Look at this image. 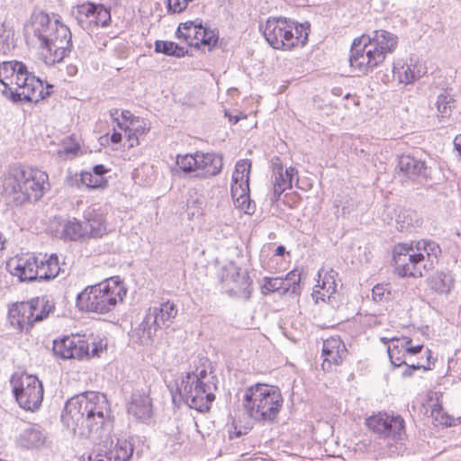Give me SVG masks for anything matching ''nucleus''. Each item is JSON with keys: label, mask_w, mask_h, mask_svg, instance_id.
<instances>
[{"label": "nucleus", "mask_w": 461, "mask_h": 461, "mask_svg": "<svg viewBox=\"0 0 461 461\" xmlns=\"http://www.w3.org/2000/svg\"><path fill=\"white\" fill-rule=\"evenodd\" d=\"M395 273L401 277H421L429 269L423 268L424 253L412 244L399 243L393 250Z\"/></svg>", "instance_id": "10"}, {"label": "nucleus", "mask_w": 461, "mask_h": 461, "mask_svg": "<svg viewBox=\"0 0 461 461\" xmlns=\"http://www.w3.org/2000/svg\"><path fill=\"white\" fill-rule=\"evenodd\" d=\"M283 281L285 282V286L289 287V292L296 294L300 288L301 274L296 270H293L286 275L285 278H283Z\"/></svg>", "instance_id": "47"}, {"label": "nucleus", "mask_w": 461, "mask_h": 461, "mask_svg": "<svg viewBox=\"0 0 461 461\" xmlns=\"http://www.w3.org/2000/svg\"><path fill=\"white\" fill-rule=\"evenodd\" d=\"M14 31L10 28L6 27V23L4 22L0 25V51L6 55L8 54L12 49L14 47Z\"/></svg>", "instance_id": "41"}, {"label": "nucleus", "mask_w": 461, "mask_h": 461, "mask_svg": "<svg viewBox=\"0 0 461 461\" xmlns=\"http://www.w3.org/2000/svg\"><path fill=\"white\" fill-rule=\"evenodd\" d=\"M285 188L282 187L279 184H274V191L273 196L271 198L272 202L275 203L280 199L281 194L285 192Z\"/></svg>", "instance_id": "59"}, {"label": "nucleus", "mask_w": 461, "mask_h": 461, "mask_svg": "<svg viewBox=\"0 0 461 461\" xmlns=\"http://www.w3.org/2000/svg\"><path fill=\"white\" fill-rule=\"evenodd\" d=\"M52 21L49 14L39 13L32 16V21L25 28L28 41H36L41 49L50 52V64L61 62L71 52L73 44L70 29L61 22V17L53 14Z\"/></svg>", "instance_id": "1"}, {"label": "nucleus", "mask_w": 461, "mask_h": 461, "mask_svg": "<svg viewBox=\"0 0 461 461\" xmlns=\"http://www.w3.org/2000/svg\"><path fill=\"white\" fill-rule=\"evenodd\" d=\"M176 314V304L169 301L161 303L159 307H149L138 328L134 330L140 343L149 344L151 342L157 331L170 326Z\"/></svg>", "instance_id": "8"}, {"label": "nucleus", "mask_w": 461, "mask_h": 461, "mask_svg": "<svg viewBox=\"0 0 461 461\" xmlns=\"http://www.w3.org/2000/svg\"><path fill=\"white\" fill-rule=\"evenodd\" d=\"M405 367L402 372V376L404 377H410L413 375V372L416 370H419L423 367V366L420 363L418 364H411L408 365L407 363L404 364Z\"/></svg>", "instance_id": "55"}, {"label": "nucleus", "mask_w": 461, "mask_h": 461, "mask_svg": "<svg viewBox=\"0 0 461 461\" xmlns=\"http://www.w3.org/2000/svg\"><path fill=\"white\" fill-rule=\"evenodd\" d=\"M49 176L38 168L24 166L11 168L3 180V195L9 204L21 206L40 200L50 187Z\"/></svg>", "instance_id": "3"}, {"label": "nucleus", "mask_w": 461, "mask_h": 461, "mask_svg": "<svg viewBox=\"0 0 461 461\" xmlns=\"http://www.w3.org/2000/svg\"><path fill=\"white\" fill-rule=\"evenodd\" d=\"M155 51L176 58L185 57L188 52L187 49L185 47L179 46L173 41H156Z\"/></svg>", "instance_id": "38"}, {"label": "nucleus", "mask_w": 461, "mask_h": 461, "mask_svg": "<svg viewBox=\"0 0 461 461\" xmlns=\"http://www.w3.org/2000/svg\"><path fill=\"white\" fill-rule=\"evenodd\" d=\"M0 67L3 79L8 81L10 86H16L14 89L9 88L8 99L13 103H38L50 96L49 88L52 86L44 87L42 80L30 73L23 62L4 61Z\"/></svg>", "instance_id": "4"}, {"label": "nucleus", "mask_w": 461, "mask_h": 461, "mask_svg": "<svg viewBox=\"0 0 461 461\" xmlns=\"http://www.w3.org/2000/svg\"><path fill=\"white\" fill-rule=\"evenodd\" d=\"M222 288L230 296H240L248 292L250 278L247 272L241 271L234 263L222 267L219 272Z\"/></svg>", "instance_id": "15"}, {"label": "nucleus", "mask_w": 461, "mask_h": 461, "mask_svg": "<svg viewBox=\"0 0 461 461\" xmlns=\"http://www.w3.org/2000/svg\"><path fill=\"white\" fill-rule=\"evenodd\" d=\"M73 346H75L74 336L64 337L61 339L53 341L52 350L56 356L63 359H69L73 357Z\"/></svg>", "instance_id": "39"}, {"label": "nucleus", "mask_w": 461, "mask_h": 461, "mask_svg": "<svg viewBox=\"0 0 461 461\" xmlns=\"http://www.w3.org/2000/svg\"><path fill=\"white\" fill-rule=\"evenodd\" d=\"M218 39L214 31L204 27V33H202L199 39V47L201 45L207 46L208 50H211L216 46Z\"/></svg>", "instance_id": "46"}, {"label": "nucleus", "mask_w": 461, "mask_h": 461, "mask_svg": "<svg viewBox=\"0 0 461 461\" xmlns=\"http://www.w3.org/2000/svg\"><path fill=\"white\" fill-rule=\"evenodd\" d=\"M285 188L282 187L279 184H274V191L273 196L271 198L272 202L275 203L280 199L281 194L285 192Z\"/></svg>", "instance_id": "60"}, {"label": "nucleus", "mask_w": 461, "mask_h": 461, "mask_svg": "<svg viewBox=\"0 0 461 461\" xmlns=\"http://www.w3.org/2000/svg\"><path fill=\"white\" fill-rule=\"evenodd\" d=\"M14 265L11 273L18 276L21 281H34L38 280L39 275V258L33 255H27L21 257L11 262L9 267Z\"/></svg>", "instance_id": "20"}, {"label": "nucleus", "mask_w": 461, "mask_h": 461, "mask_svg": "<svg viewBox=\"0 0 461 461\" xmlns=\"http://www.w3.org/2000/svg\"><path fill=\"white\" fill-rule=\"evenodd\" d=\"M455 285V279L449 271H438L428 280V285L438 294H447Z\"/></svg>", "instance_id": "30"}, {"label": "nucleus", "mask_w": 461, "mask_h": 461, "mask_svg": "<svg viewBox=\"0 0 461 461\" xmlns=\"http://www.w3.org/2000/svg\"><path fill=\"white\" fill-rule=\"evenodd\" d=\"M233 202L235 206L245 213L252 214L254 212L255 204L251 202L249 194L243 195Z\"/></svg>", "instance_id": "49"}, {"label": "nucleus", "mask_w": 461, "mask_h": 461, "mask_svg": "<svg viewBox=\"0 0 461 461\" xmlns=\"http://www.w3.org/2000/svg\"><path fill=\"white\" fill-rule=\"evenodd\" d=\"M95 7L93 25L102 27L107 26L111 22L110 10L104 5H95Z\"/></svg>", "instance_id": "43"}, {"label": "nucleus", "mask_w": 461, "mask_h": 461, "mask_svg": "<svg viewBox=\"0 0 461 461\" xmlns=\"http://www.w3.org/2000/svg\"><path fill=\"white\" fill-rule=\"evenodd\" d=\"M121 116L122 118V120L126 122H130V124L133 125L134 122L137 121L138 122V119H136L134 117V115L128 110H123L121 112Z\"/></svg>", "instance_id": "62"}, {"label": "nucleus", "mask_w": 461, "mask_h": 461, "mask_svg": "<svg viewBox=\"0 0 461 461\" xmlns=\"http://www.w3.org/2000/svg\"><path fill=\"white\" fill-rule=\"evenodd\" d=\"M46 433L38 424H32L23 429L17 437L19 447L28 450L41 448L46 442Z\"/></svg>", "instance_id": "21"}, {"label": "nucleus", "mask_w": 461, "mask_h": 461, "mask_svg": "<svg viewBox=\"0 0 461 461\" xmlns=\"http://www.w3.org/2000/svg\"><path fill=\"white\" fill-rule=\"evenodd\" d=\"M395 273L401 277H421L429 269L423 268L424 253L412 244L399 243L393 250Z\"/></svg>", "instance_id": "11"}, {"label": "nucleus", "mask_w": 461, "mask_h": 461, "mask_svg": "<svg viewBox=\"0 0 461 461\" xmlns=\"http://www.w3.org/2000/svg\"><path fill=\"white\" fill-rule=\"evenodd\" d=\"M322 356L324 357L322 364L323 368H325L327 364L329 366L331 364H341L347 356L345 344L339 339L336 338H330L324 340L322 346Z\"/></svg>", "instance_id": "24"}, {"label": "nucleus", "mask_w": 461, "mask_h": 461, "mask_svg": "<svg viewBox=\"0 0 461 461\" xmlns=\"http://www.w3.org/2000/svg\"><path fill=\"white\" fill-rule=\"evenodd\" d=\"M427 72L426 66L419 61L410 59L409 63L394 64L393 68V77L402 84H411L420 79Z\"/></svg>", "instance_id": "22"}, {"label": "nucleus", "mask_w": 461, "mask_h": 461, "mask_svg": "<svg viewBox=\"0 0 461 461\" xmlns=\"http://www.w3.org/2000/svg\"><path fill=\"white\" fill-rule=\"evenodd\" d=\"M95 4L86 2L82 5L74 6L71 10V16L77 21V24L84 30H91L93 19L95 18Z\"/></svg>", "instance_id": "29"}, {"label": "nucleus", "mask_w": 461, "mask_h": 461, "mask_svg": "<svg viewBox=\"0 0 461 461\" xmlns=\"http://www.w3.org/2000/svg\"><path fill=\"white\" fill-rule=\"evenodd\" d=\"M177 390L182 400L191 409L206 412L215 400L214 392L217 390V385H214L213 382H208L203 386L184 377Z\"/></svg>", "instance_id": "12"}, {"label": "nucleus", "mask_w": 461, "mask_h": 461, "mask_svg": "<svg viewBox=\"0 0 461 461\" xmlns=\"http://www.w3.org/2000/svg\"><path fill=\"white\" fill-rule=\"evenodd\" d=\"M267 41L276 50H290L308 41L310 24L298 23L285 17H269L260 25Z\"/></svg>", "instance_id": "6"}, {"label": "nucleus", "mask_w": 461, "mask_h": 461, "mask_svg": "<svg viewBox=\"0 0 461 461\" xmlns=\"http://www.w3.org/2000/svg\"><path fill=\"white\" fill-rule=\"evenodd\" d=\"M263 281L262 290L264 294L279 292L281 294H284L289 292V287L285 286V282L283 281V278L266 276Z\"/></svg>", "instance_id": "40"}, {"label": "nucleus", "mask_w": 461, "mask_h": 461, "mask_svg": "<svg viewBox=\"0 0 461 461\" xmlns=\"http://www.w3.org/2000/svg\"><path fill=\"white\" fill-rule=\"evenodd\" d=\"M296 169L294 167H287L285 168V170L284 171V176L285 177V179H289L291 181V184L293 183V177L294 176V174L296 173Z\"/></svg>", "instance_id": "63"}, {"label": "nucleus", "mask_w": 461, "mask_h": 461, "mask_svg": "<svg viewBox=\"0 0 461 461\" xmlns=\"http://www.w3.org/2000/svg\"><path fill=\"white\" fill-rule=\"evenodd\" d=\"M366 425L378 438L402 440L405 437V421L400 415L378 412L366 420Z\"/></svg>", "instance_id": "13"}, {"label": "nucleus", "mask_w": 461, "mask_h": 461, "mask_svg": "<svg viewBox=\"0 0 461 461\" xmlns=\"http://www.w3.org/2000/svg\"><path fill=\"white\" fill-rule=\"evenodd\" d=\"M8 320L18 331L30 330L34 324L33 306L29 305V301L13 304L8 310Z\"/></svg>", "instance_id": "17"}, {"label": "nucleus", "mask_w": 461, "mask_h": 461, "mask_svg": "<svg viewBox=\"0 0 461 461\" xmlns=\"http://www.w3.org/2000/svg\"><path fill=\"white\" fill-rule=\"evenodd\" d=\"M174 176H180V173L189 174L197 172V152L194 154L178 155L176 167L171 169Z\"/></svg>", "instance_id": "36"}, {"label": "nucleus", "mask_w": 461, "mask_h": 461, "mask_svg": "<svg viewBox=\"0 0 461 461\" xmlns=\"http://www.w3.org/2000/svg\"><path fill=\"white\" fill-rule=\"evenodd\" d=\"M400 349L401 348L398 343L393 345V348L389 347L387 349L390 361L392 365L395 367H399L406 363L402 357L395 356V353L400 354Z\"/></svg>", "instance_id": "51"}, {"label": "nucleus", "mask_w": 461, "mask_h": 461, "mask_svg": "<svg viewBox=\"0 0 461 461\" xmlns=\"http://www.w3.org/2000/svg\"><path fill=\"white\" fill-rule=\"evenodd\" d=\"M385 293H387V294H390V292L387 291L386 287L384 285L378 284L375 285L372 289L373 298L376 302H382L385 298Z\"/></svg>", "instance_id": "53"}, {"label": "nucleus", "mask_w": 461, "mask_h": 461, "mask_svg": "<svg viewBox=\"0 0 461 461\" xmlns=\"http://www.w3.org/2000/svg\"><path fill=\"white\" fill-rule=\"evenodd\" d=\"M128 412L138 420L148 421L152 415V404L149 394L135 391L129 402Z\"/></svg>", "instance_id": "23"}, {"label": "nucleus", "mask_w": 461, "mask_h": 461, "mask_svg": "<svg viewBox=\"0 0 461 461\" xmlns=\"http://www.w3.org/2000/svg\"><path fill=\"white\" fill-rule=\"evenodd\" d=\"M85 227H87V236L97 238L105 232L103 215L95 209H87L85 212Z\"/></svg>", "instance_id": "31"}, {"label": "nucleus", "mask_w": 461, "mask_h": 461, "mask_svg": "<svg viewBox=\"0 0 461 461\" xmlns=\"http://www.w3.org/2000/svg\"><path fill=\"white\" fill-rule=\"evenodd\" d=\"M110 406L106 396L97 392H85L66 402L62 419H70L75 426L86 428L89 435L101 437L109 423Z\"/></svg>", "instance_id": "2"}, {"label": "nucleus", "mask_w": 461, "mask_h": 461, "mask_svg": "<svg viewBox=\"0 0 461 461\" xmlns=\"http://www.w3.org/2000/svg\"><path fill=\"white\" fill-rule=\"evenodd\" d=\"M251 163L247 159L238 161L232 174L230 193L233 201L249 194V173Z\"/></svg>", "instance_id": "18"}, {"label": "nucleus", "mask_w": 461, "mask_h": 461, "mask_svg": "<svg viewBox=\"0 0 461 461\" xmlns=\"http://www.w3.org/2000/svg\"><path fill=\"white\" fill-rule=\"evenodd\" d=\"M127 140L129 142L128 149L133 148L139 145L138 135L136 133L131 132V130H128Z\"/></svg>", "instance_id": "58"}, {"label": "nucleus", "mask_w": 461, "mask_h": 461, "mask_svg": "<svg viewBox=\"0 0 461 461\" xmlns=\"http://www.w3.org/2000/svg\"><path fill=\"white\" fill-rule=\"evenodd\" d=\"M455 100L450 94L444 91L437 97V108L442 117H448L451 114L452 108L454 107Z\"/></svg>", "instance_id": "42"}, {"label": "nucleus", "mask_w": 461, "mask_h": 461, "mask_svg": "<svg viewBox=\"0 0 461 461\" xmlns=\"http://www.w3.org/2000/svg\"><path fill=\"white\" fill-rule=\"evenodd\" d=\"M204 33L202 23L188 21L179 24L176 35L179 40L185 41L189 46L199 48V39Z\"/></svg>", "instance_id": "27"}, {"label": "nucleus", "mask_w": 461, "mask_h": 461, "mask_svg": "<svg viewBox=\"0 0 461 461\" xmlns=\"http://www.w3.org/2000/svg\"><path fill=\"white\" fill-rule=\"evenodd\" d=\"M248 431L246 429H238L236 425H232L231 429H229V438L230 439L234 438H240L242 435L247 434Z\"/></svg>", "instance_id": "57"}, {"label": "nucleus", "mask_w": 461, "mask_h": 461, "mask_svg": "<svg viewBox=\"0 0 461 461\" xmlns=\"http://www.w3.org/2000/svg\"><path fill=\"white\" fill-rule=\"evenodd\" d=\"M63 235L70 240H77L87 236V227L84 223L74 218L65 223Z\"/></svg>", "instance_id": "37"}, {"label": "nucleus", "mask_w": 461, "mask_h": 461, "mask_svg": "<svg viewBox=\"0 0 461 461\" xmlns=\"http://www.w3.org/2000/svg\"><path fill=\"white\" fill-rule=\"evenodd\" d=\"M12 391L19 406L35 411L41 405L44 390L37 376L26 373H14L10 379Z\"/></svg>", "instance_id": "9"}, {"label": "nucleus", "mask_w": 461, "mask_h": 461, "mask_svg": "<svg viewBox=\"0 0 461 461\" xmlns=\"http://www.w3.org/2000/svg\"><path fill=\"white\" fill-rule=\"evenodd\" d=\"M337 273L332 269L330 272H326L324 276L321 279V284H318L316 287H319V290H314L312 296L316 303L319 300L325 301V298H330V295L336 291V282L335 276ZM320 283V280L318 281Z\"/></svg>", "instance_id": "32"}, {"label": "nucleus", "mask_w": 461, "mask_h": 461, "mask_svg": "<svg viewBox=\"0 0 461 461\" xmlns=\"http://www.w3.org/2000/svg\"><path fill=\"white\" fill-rule=\"evenodd\" d=\"M107 441H104V447L105 448V457L111 461H129L133 454V445L126 440L117 438L116 443L113 445V440H110V447H107Z\"/></svg>", "instance_id": "26"}, {"label": "nucleus", "mask_w": 461, "mask_h": 461, "mask_svg": "<svg viewBox=\"0 0 461 461\" xmlns=\"http://www.w3.org/2000/svg\"><path fill=\"white\" fill-rule=\"evenodd\" d=\"M398 167L409 178L429 176V168L425 162L410 155H402L398 159Z\"/></svg>", "instance_id": "25"}, {"label": "nucleus", "mask_w": 461, "mask_h": 461, "mask_svg": "<svg viewBox=\"0 0 461 461\" xmlns=\"http://www.w3.org/2000/svg\"><path fill=\"white\" fill-rule=\"evenodd\" d=\"M192 1L193 0H166L167 12L180 14L186 9L188 3Z\"/></svg>", "instance_id": "50"}, {"label": "nucleus", "mask_w": 461, "mask_h": 461, "mask_svg": "<svg viewBox=\"0 0 461 461\" xmlns=\"http://www.w3.org/2000/svg\"><path fill=\"white\" fill-rule=\"evenodd\" d=\"M29 305L33 306L34 323L43 321L55 308L53 301L48 296L32 298Z\"/></svg>", "instance_id": "34"}, {"label": "nucleus", "mask_w": 461, "mask_h": 461, "mask_svg": "<svg viewBox=\"0 0 461 461\" xmlns=\"http://www.w3.org/2000/svg\"><path fill=\"white\" fill-rule=\"evenodd\" d=\"M359 41L369 43L385 59L396 50L398 37L385 30H375L360 36Z\"/></svg>", "instance_id": "16"}, {"label": "nucleus", "mask_w": 461, "mask_h": 461, "mask_svg": "<svg viewBox=\"0 0 461 461\" xmlns=\"http://www.w3.org/2000/svg\"><path fill=\"white\" fill-rule=\"evenodd\" d=\"M78 150H79L78 144H71V145L66 144L63 147V149L59 151V155L65 154V155L76 156L77 154Z\"/></svg>", "instance_id": "56"}, {"label": "nucleus", "mask_w": 461, "mask_h": 461, "mask_svg": "<svg viewBox=\"0 0 461 461\" xmlns=\"http://www.w3.org/2000/svg\"><path fill=\"white\" fill-rule=\"evenodd\" d=\"M243 406L250 418L259 422H274L283 406L280 389L265 384L248 387L243 396Z\"/></svg>", "instance_id": "5"}, {"label": "nucleus", "mask_w": 461, "mask_h": 461, "mask_svg": "<svg viewBox=\"0 0 461 461\" xmlns=\"http://www.w3.org/2000/svg\"><path fill=\"white\" fill-rule=\"evenodd\" d=\"M109 113H110V116L112 118V120L113 121V122L116 123V126L121 129V130H123L125 131V133L128 132V130H129V126L126 125L125 122H121L119 120V109L117 108H114V109H111L109 111Z\"/></svg>", "instance_id": "54"}, {"label": "nucleus", "mask_w": 461, "mask_h": 461, "mask_svg": "<svg viewBox=\"0 0 461 461\" xmlns=\"http://www.w3.org/2000/svg\"><path fill=\"white\" fill-rule=\"evenodd\" d=\"M59 270L60 267L56 255H51L46 261L39 259L38 280L53 279L58 276Z\"/></svg>", "instance_id": "35"}, {"label": "nucleus", "mask_w": 461, "mask_h": 461, "mask_svg": "<svg viewBox=\"0 0 461 461\" xmlns=\"http://www.w3.org/2000/svg\"><path fill=\"white\" fill-rule=\"evenodd\" d=\"M360 37L356 38L351 45L349 64L350 67L358 72L367 75L384 61L378 50L367 42L359 41Z\"/></svg>", "instance_id": "14"}, {"label": "nucleus", "mask_w": 461, "mask_h": 461, "mask_svg": "<svg viewBox=\"0 0 461 461\" xmlns=\"http://www.w3.org/2000/svg\"><path fill=\"white\" fill-rule=\"evenodd\" d=\"M107 172V169L104 165L99 164L93 167V172H91L94 176H99L100 178H104V175Z\"/></svg>", "instance_id": "61"}, {"label": "nucleus", "mask_w": 461, "mask_h": 461, "mask_svg": "<svg viewBox=\"0 0 461 461\" xmlns=\"http://www.w3.org/2000/svg\"><path fill=\"white\" fill-rule=\"evenodd\" d=\"M453 143L455 149L458 152L459 156L461 157V134H458L455 137Z\"/></svg>", "instance_id": "64"}, {"label": "nucleus", "mask_w": 461, "mask_h": 461, "mask_svg": "<svg viewBox=\"0 0 461 461\" xmlns=\"http://www.w3.org/2000/svg\"><path fill=\"white\" fill-rule=\"evenodd\" d=\"M222 157L216 153H203L197 151L196 178H209L219 175L222 169Z\"/></svg>", "instance_id": "19"}, {"label": "nucleus", "mask_w": 461, "mask_h": 461, "mask_svg": "<svg viewBox=\"0 0 461 461\" xmlns=\"http://www.w3.org/2000/svg\"><path fill=\"white\" fill-rule=\"evenodd\" d=\"M125 294L122 283L110 278L78 294L77 304L87 312L104 314L113 311Z\"/></svg>", "instance_id": "7"}, {"label": "nucleus", "mask_w": 461, "mask_h": 461, "mask_svg": "<svg viewBox=\"0 0 461 461\" xmlns=\"http://www.w3.org/2000/svg\"><path fill=\"white\" fill-rule=\"evenodd\" d=\"M67 181L69 185L77 188H81L82 186H86L87 188H98L104 187L107 185L105 178L95 176L89 171H83L79 176L76 175L75 177H71Z\"/></svg>", "instance_id": "33"}, {"label": "nucleus", "mask_w": 461, "mask_h": 461, "mask_svg": "<svg viewBox=\"0 0 461 461\" xmlns=\"http://www.w3.org/2000/svg\"><path fill=\"white\" fill-rule=\"evenodd\" d=\"M391 340H396L401 349H404L408 355H416L421 352L423 345L411 346V339L408 337H404L402 339L393 338Z\"/></svg>", "instance_id": "48"}, {"label": "nucleus", "mask_w": 461, "mask_h": 461, "mask_svg": "<svg viewBox=\"0 0 461 461\" xmlns=\"http://www.w3.org/2000/svg\"><path fill=\"white\" fill-rule=\"evenodd\" d=\"M275 182L274 184H279L285 190L292 188V184L289 179H285L284 176V168L282 166H276L275 169Z\"/></svg>", "instance_id": "52"}, {"label": "nucleus", "mask_w": 461, "mask_h": 461, "mask_svg": "<svg viewBox=\"0 0 461 461\" xmlns=\"http://www.w3.org/2000/svg\"><path fill=\"white\" fill-rule=\"evenodd\" d=\"M185 378L192 380L201 384H206L208 382H213L214 385H217L218 379L212 372L207 373L205 369H202L197 375L194 373H187Z\"/></svg>", "instance_id": "44"}, {"label": "nucleus", "mask_w": 461, "mask_h": 461, "mask_svg": "<svg viewBox=\"0 0 461 461\" xmlns=\"http://www.w3.org/2000/svg\"><path fill=\"white\" fill-rule=\"evenodd\" d=\"M415 248L418 252L424 253L423 268L431 270L438 262V257L441 254L439 245L431 240H420L415 243Z\"/></svg>", "instance_id": "28"}, {"label": "nucleus", "mask_w": 461, "mask_h": 461, "mask_svg": "<svg viewBox=\"0 0 461 461\" xmlns=\"http://www.w3.org/2000/svg\"><path fill=\"white\" fill-rule=\"evenodd\" d=\"M75 346H73V357L71 358L82 359L85 357H88L89 346L87 342L80 337H74Z\"/></svg>", "instance_id": "45"}]
</instances>
